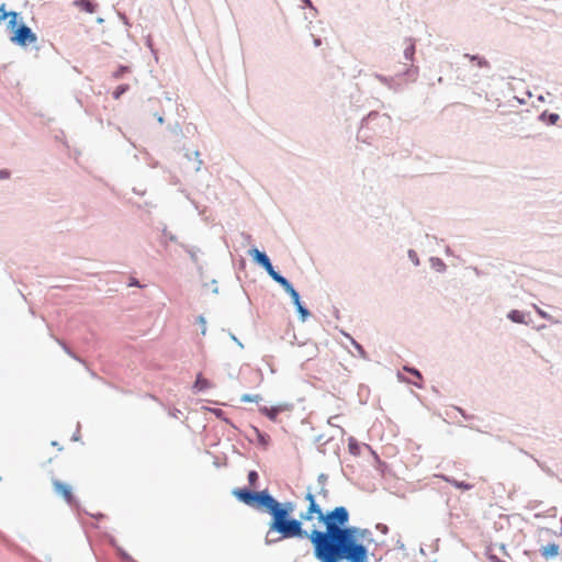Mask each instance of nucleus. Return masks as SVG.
Returning a JSON list of instances; mask_svg holds the SVG:
<instances>
[{"label": "nucleus", "instance_id": "obj_41", "mask_svg": "<svg viewBox=\"0 0 562 562\" xmlns=\"http://www.w3.org/2000/svg\"><path fill=\"white\" fill-rule=\"evenodd\" d=\"M453 409L456 412H458L462 418H464L465 420H473V419H477L476 416L474 415H471V414H468L463 408L459 407V406H453Z\"/></svg>", "mask_w": 562, "mask_h": 562}, {"label": "nucleus", "instance_id": "obj_43", "mask_svg": "<svg viewBox=\"0 0 562 562\" xmlns=\"http://www.w3.org/2000/svg\"><path fill=\"white\" fill-rule=\"evenodd\" d=\"M404 370H405L406 372H408L409 374H412V375L416 376V378H417V379H419V380H422V379H423V375H422L420 371H419L418 369L414 368V367L405 366V367H404Z\"/></svg>", "mask_w": 562, "mask_h": 562}, {"label": "nucleus", "instance_id": "obj_35", "mask_svg": "<svg viewBox=\"0 0 562 562\" xmlns=\"http://www.w3.org/2000/svg\"><path fill=\"white\" fill-rule=\"evenodd\" d=\"M194 160H193V169L195 172H199L203 166V160L200 158L201 154L199 150L193 151Z\"/></svg>", "mask_w": 562, "mask_h": 562}, {"label": "nucleus", "instance_id": "obj_60", "mask_svg": "<svg viewBox=\"0 0 562 562\" xmlns=\"http://www.w3.org/2000/svg\"><path fill=\"white\" fill-rule=\"evenodd\" d=\"M183 156H184V158H186L188 161H192V160H194V155H193V153H190V151H188V150H187V151L184 153V155H183Z\"/></svg>", "mask_w": 562, "mask_h": 562}, {"label": "nucleus", "instance_id": "obj_14", "mask_svg": "<svg viewBox=\"0 0 562 562\" xmlns=\"http://www.w3.org/2000/svg\"><path fill=\"white\" fill-rule=\"evenodd\" d=\"M262 269L269 274V277L277 282L280 286H285L290 281L283 277L279 271H277L270 259H267V262L261 266Z\"/></svg>", "mask_w": 562, "mask_h": 562}, {"label": "nucleus", "instance_id": "obj_13", "mask_svg": "<svg viewBox=\"0 0 562 562\" xmlns=\"http://www.w3.org/2000/svg\"><path fill=\"white\" fill-rule=\"evenodd\" d=\"M262 269L269 274V277L277 282L280 286H285L290 281L283 277L279 271H277L270 259H267V262L261 266Z\"/></svg>", "mask_w": 562, "mask_h": 562}, {"label": "nucleus", "instance_id": "obj_62", "mask_svg": "<svg viewBox=\"0 0 562 562\" xmlns=\"http://www.w3.org/2000/svg\"><path fill=\"white\" fill-rule=\"evenodd\" d=\"M376 528L380 529L383 533H386L389 530L387 526L382 524H379Z\"/></svg>", "mask_w": 562, "mask_h": 562}, {"label": "nucleus", "instance_id": "obj_11", "mask_svg": "<svg viewBox=\"0 0 562 562\" xmlns=\"http://www.w3.org/2000/svg\"><path fill=\"white\" fill-rule=\"evenodd\" d=\"M262 269L269 274V277L277 282L280 286H285L290 281L283 277L279 271H277L270 259H267V262L261 266Z\"/></svg>", "mask_w": 562, "mask_h": 562}, {"label": "nucleus", "instance_id": "obj_9", "mask_svg": "<svg viewBox=\"0 0 562 562\" xmlns=\"http://www.w3.org/2000/svg\"><path fill=\"white\" fill-rule=\"evenodd\" d=\"M282 289L291 296L292 303L294 304V306L296 308L300 319L302 322H305L311 316V313H310L308 308L301 301L300 293L294 289V286L291 282H289Z\"/></svg>", "mask_w": 562, "mask_h": 562}, {"label": "nucleus", "instance_id": "obj_40", "mask_svg": "<svg viewBox=\"0 0 562 562\" xmlns=\"http://www.w3.org/2000/svg\"><path fill=\"white\" fill-rule=\"evenodd\" d=\"M407 256L415 267H418L420 265L418 254L414 249H409L407 251Z\"/></svg>", "mask_w": 562, "mask_h": 562}, {"label": "nucleus", "instance_id": "obj_7", "mask_svg": "<svg viewBox=\"0 0 562 562\" xmlns=\"http://www.w3.org/2000/svg\"><path fill=\"white\" fill-rule=\"evenodd\" d=\"M295 509L296 504L294 502H280L270 493L265 513L270 516V520H273L283 518L285 516H294Z\"/></svg>", "mask_w": 562, "mask_h": 562}, {"label": "nucleus", "instance_id": "obj_34", "mask_svg": "<svg viewBox=\"0 0 562 562\" xmlns=\"http://www.w3.org/2000/svg\"><path fill=\"white\" fill-rule=\"evenodd\" d=\"M211 412L215 415L216 418L225 422L226 424H229L233 426L232 422L226 417V413L221 408H213Z\"/></svg>", "mask_w": 562, "mask_h": 562}, {"label": "nucleus", "instance_id": "obj_12", "mask_svg": "<svg viewBox=\"0 0 562 562\" xmlns=\"http://www.w3.org/2000/svg\"><path fill=\"white\" fill-rule=\"evenodd\" d=\"M262 269L269 274V277L277 282L280 286H285L290 281L283 277L279 271H277L270 259H267V262L261 266Z\"/></svg>", "mask_w": 562, "mask_h": 562}, {"label": "nucleus", "instance_id": "obj_4", "mask_svg": "<svg viewBox=\"0 0 562 562\" xmlns=\"http://www.w3.org/2000/svg\"><path fill=\"white\" fill-rule=\"evenodd\" d=\"M392 119L386 113L369 112L360 123L357 139L370 144L373 135L384 134L391 126Z\"/></svg>", "mask_w": 562, "mask_h": 562}, {"label": "nucleus", "instance_id": "obj_8", "mask_svg": "<svg viewBox=\"0 0 562 562\" xmlns=\"http://www.w3.org/2000/svg\"><path fill=\"white\" fill-rule=\"evenodd\" d=\"M419 68L414 64L406 66L404 70L396 74L395 77H387L381 74H374V77L390 90L398 91L401 86L396 82L397 77H406L407 79L415 81L418 77Z\"/></svg>", "mask_w": 562, "mask_h": 562}, {"label": "nucleus", "instance_id": "obj_24", "mask_svg": "<svg viewBox=\"0 0 562 562\" xmlns=\"http://www.w3.org/2000/svg\"><path fill=\"white\" fill-rule=\"evenodd\" d=\"M463 57L468 58L470 61H474L477 65V67H480V68H486V69L491 68L490 61L483 56L464 54Z\"/></svg>", "mask_w": 562, "mask_h": 562}, {"label": "nucleus", "instance_id": "obj_36", "mask_svg": "<svg viewBox=\"0 0 562 562\" xmlns=\"http://www.w3.org/2000/svg\"><path fill=\"white\" fill-rule=\"evenodd\" d=\"M247 479H248V483L251 487H255L259 481V474L257 471L255 470H251L248 472V475H247Z\"/></svg>", "mask_w": 562, "mask_h": 562}, {"label": "nucleus", "instance_id": "obj_25", "mask_svg": "<svg viewBox=\"0 0 562 562\" xmlns=\"http://www.w3.org/2000/svg\"><path fill=\"white\" fill-rule=\"evenodd\" d=\"M539 120L548 125H554L560 120V115L557 113H550L548 111H543L539 115Z\"/></svg>", "mask_w": 562, "mask_h": 562}, {"label": "nucleus", "instance_id": "obj_2", "mask_svg": "<svg viewBox=\"0 0 562 562\" xmlns=\"http://www.w3.org/2000/svg\"><path fill=\"white\" fill-rule=\"evenodd\" d=\"M305 519L295 518L294 516H285L280 519L270 520L268 524V531L265 537L267 546H273L284 539H308L313 544L312 530L307 531L303 527Z\"/></svg>", "mask_w": 562, "mask_h": 562}, {"label": "nucleus", "instance_id": "obj_63", "mask_svg": "<svg viewBox=\"0 0 562 562\" xmlns=\"http://www.w3.org/2000/svg\"><path fill=\"white\" fill-rule=\"evenodd\" d=\"M313 43L315 47H318L322 45V40L319 37H314Z\"/></svg>", "mask_w": 562, "mask_h": 562}, {"label": "nucleus", "instance_id": "obj_64", "mask_svg": "<svg viewBox=\"0 0 562 562\" xmlns=\"http://www.w3.org/2000/svg\"><path fill=\"white\" fill-rule=\"evenodd\" d=\"M120 18L125 25H130L128 19L125 14H120Z\"/></svg>", "mask_w": 562, "mask_h": 562}, {"label": "nucleus", "instance_id": "obj_22", "mask_svg": "<svg viewBox=\"0 0 562 562\" xmlns=\"http://www.w3.org/2000/svg\"><path fill=\"white\" fill-rule=\"evenodd\" d=\"M74 5L88 13H93L98 7L93 0H75Z\"/></svg>", "mask_w": 562, "mask_h": 562}, {"label": "nucleus", "instance_id": "obj_10", "mask_svg": "<svg viewBox=\"0 0 562 562\" xmlns=\"http://www.w3.org/2000/svg\"><path fill=\"white\" fill-rule=\"evenodd\" d=\"M53 484L55 492L57 494H60L69 506L75 507L78 505L77 499L72 494L70 485L60 482L59 480H54Z\"/></svg>", "mask_w": 562, "mask_h": 562}, {"label": "nucleus", "instance_id": "obj_17", "mask_svg": "<svg viewBox=\"0 0 562 562\" xmlns=\"http://www.w3.org/2000/svg\"><path fill=\"white\" fill-rule=\"evenodd\" d=\"M248 255L251 257L252 261L261 267L267 262V259H270L269 256L265 252L259 250L257 247H252L248 250Z\"/></svg>", "mask_w": 562, "mask_h": 562}, {"label": "nucleus", "instance_id": "obj_45", "mask_svg": "<svg viewBox=\"0 0 562 562\" xmlns=\"http://www.w3.org/2000/svg\"><path fill=\"white\" fill-rule=\"evenodd\" d=\"M162 235L166 238V240L171 241V243H178L177 236L173 235L172 233L168 232L166 227L162 229Z\"/></svg>", "mask_w": 562, "mask_h": 562}, {"label": "nucleus", "instance_id": "obj_18", "mask_svg": "<svg viewBox=\"0 0 562 562\" xmlns=\"http://www.w3.org/2000/svg\"><path fill=\"white\" fill-rule=\"evenodd\" d=\"M527 316H529V314H526L519 310H512L507 314V318L516 324H529Z\"/></svg>", "mask_w": 562, "mask_h": 562}, {"label": "nucleus", "instance_id": "obj_55", "mask_svg": "<svg viewBox=\"0 0 562 562\" xmlns=\"http://www.w3.org/2000/svg\"><path fill=\"white\" fill-rule=\"evenodd\" d=\"M329 494V491L326 488V486H321L319 491H318V495L323 496V497H327Z\"/></svg>", "mask_w": 562, "mask_h": 562}, {"label": "nucleus", "instance_id": "obj_44", "mask_svg": "<svg viewBox=\"0 0 562 562\" xmlns=\"http://www.w3.org/2000/svg\"><path fill=\"white\" fill-rule=\"evenodd\" d=\"M303 3V7L308 8L313 12V16H316L318 13V10L314 7L312 0H301Z\"/></svg>", "mask_w": 562, "mask_h": 562}, {"label": "nucleus", "instance_id": "obj_59", "mask_svg": "<svg viewBox=\"0 0 562 562\" xmlns=\"http://www.w3.org/2000/svg\"><path fill=\"white\" fill-rule=\"evenodd\" d=\"M229 337L240 347V348H244V345L241 344V341L232 333H229Z\"/></svg>", "mask_w": 562, "mask_h": 562}, {"label": "nucleus", "instance_id": "obj_28", "mask_svg": "<svg viewBox=\"0 0 562 562\" xmlns=\"http://www.w3.org/2000/svg\"><path fill=\"white\" fill-rule=\"evenodd\" d=\"M348 450L352 456H359L361 453V447L353 437L348 439Z\"/></svg>", "mask_w": 562, "mask_h": 562}, {"label": "nucleus", "instance_id": "obj_3", "mask_svg": "<svg viewBox=\"0 0 562 562\" xmlns=\"http://www.w3.org/2000/svg\"><path fill=\"white\" fill-rule=\"evenodd\" d=\"M349 510L345 506H337L331 510L324 513L321 518V524L325 527L324 530L312 529L313 542L325 539L333 533L350 528L349 525Z\"/></svg>", "mask_w": 562, "mask_h": 562}, {"label": "nucleus", "instance_id": "obj_38", "mask_svg": "<svg viewBox=\"0 0 562 562\" xmlns=\"http://www.w3.org/2000/svg\"><path fill=\"white\" fill-rule=\"evenodd\" d=\"M240 401L243 403H250V402H256L258 403L259 401H261V396L259 394H244L241 397H240Z\"/></svg>", "mask_w": 562, "mask_h": 562}, {"label": "nucleus", "instance_id": "obj_49", "mask_svg": "<svg viewBox=\"0 0 562 562\" xmlns=\"http://www.w3.org/2000/svg\"><path fill=\"white\" fill-rule=\"evenodd\" d=\"M58 342H59V345L63 347V349H64V350H65V351H66L70 357H72L74 359H76V360H78V361H81V360H80V359H79V358H78V357H77V356H76V355H75V353H74V352L68 348V346H67L65 342H63V341H60V340H58Z\"/></svg>", "mask_w": 562, "mask_h": 562}, {"label": "nucleus", "instance_id": "obj_57", "mask_svg": "<svg viewBox=\"0 0 562 562\" xmlns=\"http://www.w3.org/2000/svg\"><path fill=\"white\" fill-rule=\"evenodd\" d=\"M211 284H212V285H211L212 292H213V293H215V294H217V293H218L217 281H216L215 279H213V280L211 281Z\"/></svg>", "mask_w": 562, "mask_h": 562}, {"label": "nucleus", "instance_id": "obj_37", "mask_svg": "<svg viewBox=\"0 0 562 562\" xmlns=\"http://www.w3.org/2000/svg\"><path fill=\"white\" fill-rule=\"evenodd\" d=\"M126 72H130V67L125 65H120L117 69L113 72V77L115 79H121Z\"/></svg>", "mask_w": 562, "mask_h": 562}, {"label": "nucleus", "instance_id": "obj_15", "mask_svg": "<svg viewBox=\"0 0 562 562\" xmlns=\"http://www.w3.org/2000/svg\"><path fill=\"white\" fill-rule=\"evenodd\" d=\"M315 516L321 522V518L324 516V512L317 502H312V504H308L307 509L301 513V518L305 519L306 521H311Z\"/></svg>", "mask_w": 562, "mask_h": 562}, {"label": "nucleus", "instance_id": "obj_53", "mask_svg": "<svg viewBox=\"0 0 562 562\" xmlns=\"http://www.w3.org/2000/svg\"><path fill=\"white\" fill-rule=\"evenodd\" d=\"M11 176L10 170L8 169H0V180L9 179Z\"/></svg>", "mask_w": 562, "mask_h": 562}, {"label": "nucleus", "instance_id": "obj_32", "mask_svg": "<svg viewBox=\"0 0 562 562\" xmlns=\"http://www.w3.org/2000/svg\"><path fill=\"white\" fill-rule=\"evenodd\" d=\"M346 336L350 339L352 346L356 348V350L358 351L359 356L361 358L366 359L367 358V351L364 350L362 345L359 344L358 341H356L350 335L346 334Z\"/></svg>", "mask_w": 562, "mask_h": 562}, {"label": "nucleus", "instance_id": "obj_54", "mask_svg": "<svg viewBox=\"0 0 562 562\" xmlns=\"http://www.w3.org/2000/svg\"><path fill=\"white\" fill-rule=\"evenodd\" d=\"M151 114L157 119V122L159 124H164L165 123L164 113L151 112Z\"/></svg>", "mask_w": 562, "mask_h": 562}, {"label": "nucleus", "instance_id": "obj_29", "mask_svg": "<svg viewBox=\"0 0 562 562\" xmlns=\"http://www.w3.org/2000/svg\"><path fill=\"white\" fill-rule=\"evenodd\" d=\"M179 246L184 249V251L190 256L191 260L194 263L198 262L199 248L192 247V246H189V245H186V244H182V243H180Z\"/></svg>", "mask_w": 562, "mask_h": 562}, {"label": "nucleus", "instance_id": "obj_58", "mask_svg": "<svg viewBox=\"0 0 562 562\" xmlns=\"http://www.w3.org/2000/svg\"><path fill=\"white\" fill-rule=\"evenodd\" d=\"M130 286H140L139 281L135 278H131L128 282Z\"/></svg>", "mask_w": 562, "mask_h": 562}, {"label": "nucleus", "instance_id": "obj_47", "mask_svg": "<svg viewBox=\"0 0 562 562\" xmlns=\"http://www.w3.org/2000/svg\"><path fill=\"white\" fill-rule=\"evenodd\" d=\"M180 191L184 194L186 199H188L192 203L194 209L198 210L200 213H202V211H200V206H199L198 202H195L194 200L191 199L190 193L184 189H181Z\"/></svg>", "mask_w": 562, "mask_h": 562}, {"label": "nucleus", "instance_id": "obj_42", "mask_svg": "<svg viewBox=\"0 0 562 562\" xmlns=\"http://www.w3.org/2000/svg\"><path fill=\"white\" fill-rule=\"evenodd\" d=\"M323 437H324L323 435L317 436V437L315 438V443H317V445H318V447H317L318 452H321V453L325 454V453H326V450H325L324 446L328 442V440H327V441H325V442H322Z\"/></svg>", "mask_w": 562, "mask_h": 562}, {"label": "nucleus", "instance_id": "obj_1", "mask_svg": "<svg viewBox=\"0 0 562 562\" xmlns=\"http://www.w3.org/2000/svg\"><path fill=\"white\" fill-rule=\"evenodd\" d=\"M357 535L356 526H352L313 542L314 557L319 562H368L369 550L357 540Z\"/></svg>", "mask_w": 562, "mask_h": 562}, {"label": "nucleus", "instance_id": "obj_19", "mask_svg": "<svg viewBox=\"0 0 562 562\" xmlns=\"http://www.w3.org/2000/svg\"><path fill=\"white\" fill-rule=\"evenodd\" d=\"M210 387H212V383L207 379L203 378L201 373H199L196 375V379H195L193 385H192L193 392L200 393Z\"/></svg>", "mask_w": 562, "mask_h": 562}, {"label": "nucleus", "instance_id": "obj_26", "mask_svg": "<svg viewBox=\"0 0 562 562\" xmlns=\"http://www.w3.org/2000/svg\"><path fill=\"white\" fill-rule=\"evenodd\" d=\"M251 428H252V431L256 436L258 443L262 447H267L270 441V436L266 432H262L261 430H259V428H257L255 426H252Z\"/></svg>", "mask_w": 562, "mask_h": 562}, {"label": "nucleus", "instance_id": "obj_46", "mask_svg": "<svg viewBox=\"0 0 562 562\" xmlns=\"http://www.w3.org/2000/svg\"><path fill=\"white\" fill-rule=\"evenodd\" d=\"M196 322L202 327L201 328V334L205 335L206 334V319H205V317L203 315H200V316H198Z\"/></svg>", "mask_w": 562, "mask_h": 562}, {"label": "nucleus", "instance_id": "obj_56", "mask_svg": "<svg viewBox=\"0 0 562 562\" xmlns=\"http://www.w3.org/2000/svg\"><path fill=\"white\" fill-rule=\"evenodd\" d=\"M211 284H212V285H211L212 292H213V293H215V294H217V293H218L217 281H216L215 279H213V280L211 281Z\"/></svg>", "mask_w": 562, "mask_h": 562}, {"label": "nucleus", "instance_id": "obj_5", "mask_svg": "<svg viewBox=\"0 0 562 562\" xmlns=\"http://www.w3.org/2000/svg\"><path fill=\"white\" fill-rule=\"evenodd\" d=\"M10 31V41L21 47H26L37 41L36 34L23 21L19 12L10 11V20L7 24Z\"/></svg>", "mask_w": 562, "mask_h": 562}, {"label": "nucleus", "instance_id": "obj_30", "mask_svg": "<svg viewBox=\"0 0 562 562\" xmlns=\"http://www.w3.org/2000/svg\"><path fill=\"white\" fill-rule=\"evenodd\" d=\"M168 131L175 135L176 137H182L183 136V128L179 122L170 123L167 126Z\"/></svg>", "mask_w": 562, "mask_h": 562}, {"label": "nucleus", "instance_id": "obj_16", "mask_svg": "<svg viewBox=\"0 0 562 562\" xmlns=\"http://www.w3.org/2000/svg\"><path fill=\"white\" fill-rule=\"evenodd\" d=\"M436 476L440 477L441 480H443L445 482L451 484L452 486H454L458 490L470 491L474 486L473 484H470V483L464 482V481H458L454 477L446 475V474H437Z\"/></svg>", "mask_w": 562, "mask_h": 562}, {"label": "nucleus", "instance_id": "obj_21", "mask_svg": "<svg viewBox=\"0 0 562 562\" xmlns=\"http://www.w3.org/2000/svg\"><path fill=\"white\" fill-rule=\"evenodd\" d=\"M281 411H282V408L280 406H271V407L261 406V407H259V412L272 422L277 420L278 415L281 413Z\"/></svg>", "mask_w": 562, "mask_h": 562}, {"label": "nucleus", "instance_id": "obj_48", "mask_svg": "<svg viewBox=\"0 0 562 562\" xmlns=\"http://www.w3.org/2000/svg\"><path fill=\"white\" fill-rule=\"evenodd\" d=\"M536 311H537V314L541 317V318H544V319H548L550 322H554L553 321V317L548 314L547 312H544L543 310L539 308V307H536Z\"/></svg>", "mask_w": 562, "mask_h": 562}, {"label": "nucleus", "instance_id": "obj_39", "mask_svg": "<svg viewBox=\"0 0 562 562\" xmlns=\"http://www.w3.org/2000/svg\"><path fill=\"white\" fill-rule=\"evenodd\" d=\"M485 555L490 562H505L493 552V547H487Z\"/></svg>", "mask_w": 562, "mask_h": 562}, {"label": "nucleus", "instance_id": "obj_51", "mask_svg": "<svg viewBox=\"0 0 562 562\" xmlns=\"http://www.w3.org/2000/svg\"><path fill=\"white\" fill-rule=\"evenodd\" d=\"M374 454V458L379 464L378 469L381 471V472H384V470L387 468L386 463L381 461L380 458L378 457V454L375 452H373Z\"/></svg>", "mask_w": 562, "mask_h": 562}, {"label": "nucleus", "instance_id": "obj_52", "mask_svg": "<svg viewBox=\"0 0 562 562\" xmlns=\"http://www.w3.org/2000/svg\"><path fill=\"white\" fill-rule=\"evenodd\" d=\"M328 480V475L325 473H321L317 477V482L321 486H325Z\"/></svg>", "mask_w": 562, "mask_h": 562}, {"label": "nucleus", "instance_id": "obj_61", "mask_svg": "<svg viewBox=\"0 0 562 562\" xmlns=\"http://www.w3.org/2000/svg\"><path fill=\"white\" fill-rule=\"evenodd\" d=\"M241 237L243 239L246 241V243H250L251 241V235L247 234V233H241Z\"/></svg>", "mask_w": 562, "mask_h": 562}, {"label": "nucleus", "instance_id": "obj_23", "mask_svg": "<svg viewBox=\"0 0 562 562\" xmlns=\"http://www.w3.org/2000/svg\"><path fill=\"white\" fill-rule=\"evenodd\" d=\"M540 552L546 559L555 558L559 554V546L554 542L548 543L540 549Z\"/></svg>", "mask_w": 562, "mask_h": 562}, {"label": "nucleus", "instance_id": "obj_50", "mask_svg": "<svg viewBox=\"0 0 562 562\" xmlns=\"http://www.w3.org/2000/svg\"><path fill=\"white\" fill-rule=\"evenodd\" d=\"M305 501H307L308 504H312V502H316L315 495L312 492L311 487L307 488V492L305 494Z\"/></svg>", "mask_w": 562, "mask_h": 562}, {"label": "nucleus", "instance_id": "obj_6", "mask_svg": "<svg viewBox=\"0 0 562 562\" xmlns=\"http://www.w3.org/2000/svg\"><path fill=\"white\" fill-rule=\"evenodd\" d=\"M236 499L249 507H252L261 513L266 512L270 492L265 488L261 491H254L250 487H236L232 491Z\"/></svg>", "mask_w": 562, "mask_h": 562}, {"label": "nucleus", "instance_id": "obj_20", "mask_svg": "<svg viewBox=\"0 0 562 562\" xmlns=\"http://www.w3.org/2000/svg\"><path fill=\"white\" fill-rule=\"evenodd\" d=\"M405 44L406 46L403 52L404 58L405 60L413 61L416 53L415 40L408 37L405 40Z\"/></svg>", "mask_w": 562, "mask_h": 562}, {"label": "nucleus", "instance_id": "obj_27", "mask_svg": "<svg viewBox=\"0 0 562 562\" xmlns=\"http://www.w3.org/2000/svg\"><path fill=\"white\" fill-rule=\"evenodd\" d=\"M429 262L430 267L437 272L443 273L447 270V265L438 257H430Z\"/></svg>", "mask_w": 562, "mask_h": 562}, {"label": "nucleus", "instance_id": "obj_31", "mask_svg": "<svg viewBox=\"0 0 562 562\" xmlns=\"http://www.w3.org/2000/svg\"><path fill=\"white\" fill-rule=\"evenodd\" d=\"M130 89V86L126 83L117 86L114 91L112 92V97L117 100L120 99L124 93H126Z\"/></svg>", "mask_w": 562, "mask_h": 562}, {"label": "nucleus", "instance_id": "obj_33", "mask_svg": "<svg viewBox=\"0 0 562 562\" xmlns=\"http://www.w3.org/2000/svg\"><path fill=\"white\" fill-rule=\"evenodd\" d=\"M356 529L358 531L357 540L361 541L362 543L364 540H368L369 537L371 536V531L369 529H362L360 527H356Z\"/></svg>", "mask_w": 562, "mask_h": 562}]
</instances>
